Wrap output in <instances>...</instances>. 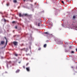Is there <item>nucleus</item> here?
<instances>
[{"label":"nucleus","mask_w":77,"mask_h":77,"mask_svg":"<svg viewBox=\"0 0 77 77\" xmlns=\"http://www.w3.org/2000/svg\"><path fill=\"white\" fill-rule=\"evenodd\" d=\"M13 44H14V45L15 46L16 45H18V42H13Z\"/></svg>","instance_id":"f257e3e1"},{"label":"nucleus","mask_w":77,"mask_h":77,"mask_svg":"<svg viewBox=\"0 0 77 77\" xmlns=\"http://www.w3.org/2000/svg\"><path fill=\"white\" fill-rule=\"evenodd\" d=\"M39 26H42V25H41V23H42V21L40 19V20H39Z\"/></svg>","instance_id":"f03ea898"},{"label":"nucleus","mask_w":77,"mask_h":77,"mask_svg":"<svg viewBox=\"0 0 77 77\" xmlns=\"http://www.w3.org/2000/svg\"><path fill=\"white\" fill-rule=\"evenodd\" d=\"M26 69L27 71L29 72V71H30V67H26Z\"/></svg>","instance_id":"7ed1b4c3"},{"label":"nucleus","mask_w":77,"mask_h":77,"mask_svg":"<svg viewBox=\"0 0 77 77\" xmlns=\"http://www.w3.org/2000/svg\"><path fill=\"white\" fill-rule=\"evenodd\" d=\"M5 43V41H1V44L3 45Z\"/></svg>","instance_id":"20e7f679"},{"label":"nucleus","mask_w":77,"mask_h":77,"mask_svg":"<svg viewBox=\"0 0 77 77\" xmlns=\"http://www.w3.org/2000/svg\"><path fill=\"white\" fill-rule=\"evenodd\" d=\"M19 17H23V15H22L21 13H19Z\"/></svg>","instance_id":"39448f33"},{"label":"nucleus","mask_w":77,"mask_h":77,"mask_svg":"<svg viewBox=\"0 0 77 77\" xmlns=\"http://www.w3.org/2000/svg\"><path fill=\"white\" fill-rule=\"evenodd\" d=\"M5 39H6V43L5 45H7V44H8V41H7V39H6V37H5Z\"/></svg>","instance_id":"423d86ee"},{"label":"nucleus","mask_w":77,"mask_h":77,"mask_svg":"<svg viewBox=\"0 0 77 77\" xmlns=\"http://www.w3.org/2000/svg\"><path fill=\"white\" fill-rule=\"evenodd\" d=\"M19 71H20V70L19 69H17L16 70V73H18V72H19Z\"/></svg>","instance_id":"0eeeda50"},{"label":"nucleus","mask_w":77,"mask_h":77,"mask_svg":"<svg viewBox=\"0 0 77 77\" xmlns=\"http://www.w3.org/2000/svg\"><path fill=\"white\" fill-rule=\"evenodd\" d=\"M46 47H47V44H45L44 45V48H46Z\"/></svg>","instance_id":"6e6552de"},{"label":"nucleus","mask_w":77,"mask_h":77,"mask_svg":"<svg viewBox=\"0 0 77 77\" xmlns=\"http://www.w3.org/2000/svg\"><path fill=\"white\" fill-rule=\"evenodd\" d=\"M45 34H47V35H50V33H49L47 32H45Z\"/></svg>","instance_id":"1a4fd4ad"},{"label":"nucleus","mask_w":77,"mask_h":77,"mask_svg":"<svg viewBox=\"0 0 77 77\" xmlns=\"http://www.w3.org/2000/svg\"><path fill=\"white\" fill-rule=\"evenodd\" d=\"M13 2L14 3H17V0H14L13 1Z\"/></svg>","instance_id":"9d476101"},{"label":"nucleus","mask_w":77,"mask_h":77,"mask_svg":"<svg viewBox=\"0 0 77 77\" xmlns=\"http://www.w3.org/2000/svg\"><path fill=\"white\" fill-rule=\"evenodd\" d=\"M76 17H75V16H73V18H74V19H75V18Z\"/></svg>","instance_id":"9b49d317"},{"label":"nucleus","mask_w":77,"mask_h":77,"mask_svg":"<svg viewBox=\"0 0 77 77\" xmlns=\"http://www.w3.org/2000/svg\"><path fill=\"white\" fill-rule=\"evenodd\" d=\"M24 15L25 16H28V14H25Z\"/></svg>","instance_id":"f8f14e48"},{"label":"nucleus","mask_w":77,"mask_h":77,"mask_svg":"<svg viewBox=\"0 0 77 77\" xmlns=\"http://www.w3.org/2000/svg\"><path fill=\"white\" fill-rule=\"evenodd\" d=\"M61 2L62 3H63V4H64V2H63V1H61Z\"/></svg>","instance_id":"ddd939ff"},{"label":"nucleus","mask_w":77,"mask_h":77,"mask_svg":"<svg viewBox=\"0 0 77 77\" xmlns=\"http://www.w3.org/2000/svg\"><path fill=\"white\" fill-rule=\"evenodd\" d=\"M5 22H6V21H8L7 20H6V19H4Z\"/></svg>","instance_id":"4468645a"},{"label":"nucleus","mask_w":77,"mask_h":77,"mask_svg":"<svg viewBox=\"0 0 77 77\" xmlns=\"http://www.w3.org/2000/svg\"><path fill=\"white\" fill-rule=\"evenodd\" d=\"M15 23V21H13L12 22V23Z\"/></svg>","instance_id":"2eb2a0df"},{"label":"nucleus","mask_w":77,"mask_h":77,"mask_svg":"<svg viewBox=\"0 0 77 77\" xmlns=\"http://www.w3.org/2000/svg\"><path fill=\"white\" fill-rule=\"evenodd\" d=\"M72 53H74V51H72L71 52Z\"/></svg>","instance_id":"dca6fc26"},{"label":"nucleus","mask_w":77,"mask_h":77,"mask_svg":"<svg viewBox=\"0 0 77 77\" xmlns=\"http://www.w3.org/2000/svg\"><path fill=\"white\" fill-rule=\"evenodd\" d=\"M66 2H69V0H66Z\"/></svg>","instance_id":"f3484780"},{"label":"nucleus","mask_w":77,"mask_h":77,"mask_svg":"<svg viewBox=\"0 0 77 77\" xmlns=\"http://www.w3.org/2000/svg\"><path fill=\"white\" fill-rule=\"evenodd\" d=\"M15 56H18V54H15Z\"/></svg>","instance_id":"a211bd4d"},{"label":"nucleus","mask_w":77,"mask_h":77,"mask_svg":"<svg viewBox=\"0 0 77 77\" xmlns=\"http://www.w3.org/2000/svg\"><path fill=\"white\" fill-rule=\"evenodd\" d=\"M29 65V63H27L26 64V66H27Z\"/></svg>","instance_id":"6ab92c4d"},{"label":"nucleus","mask_w":77,"mask_h":77,"mask_svg":"<svg viewBox=\"0 0 77 77\" xmlns=\"http://www.w3.org/2000/svg\"><path fill=\"white\" fill-rule=\"evenodd\" d=\"M15 29H17V26H15Z\"/></svg>","instance_id":"aec40b11"},{"label":"nucleus","mask_w":77,"mask_h":77,"mask_svg":"<svg viewBox=\"0 0 77 77\" xmlns=\"http://www.w3.org/2000/svg\"><path fill=\"white\" fill-rule=\"evenodd\" d=\"M26 51H27V50H28V48H26Z\"/></svg>","instance_id":"412c9836"},{"label":"nucleus","mask_w":77,"mask_h":77,"mask_svg":"<svg viewBox=\"0 0 77 77\" xmlns=\"http://www.w3.org/2000/svg\"><path fill=\"white\" fill-rule=\"evenodd\" d=\"M41 50V48H39V50Z\"/></svg>","instance_id":"4be33fe9"},{"label":"nucleus","mask_w":77,"mask_h":77,"mask_svg":"<svg viewBox=\"0 0 77 77\" xmlns=\"http://www.w3.org/2000/svg\"><path fill=\"white\" fill-rule=\"evenodd\" d=\"M24 49H25V48H23V49H21V50H24Z\"/></svg>","instance_id":"5701e85b"},{"label":"nucleus","mask_w":77,"mask_h":77,"mask_svg":"<svg viewBox=\"0 0 77 77\" xmlns=\"http://www.w3.org/2000/svg\"><path fill=\"white\" fill-rule=\"evenodd\" d=\"M7 6H9V4H7Z\"/></svg>","instance_id":"b1692460"},{"label":"nucleus","mask_w":77,"mask_h":77,"mask_svg":"<svg viewBox=\"0 0 77 77\" xmlns=\"http://www.w3.org/2000/svg\"><path fill=\"white\" fill-rule=\"evenodd\" d=\"M19 63H21V61L18 62Z\"/></svg>","instance_id":"393cba45"},{"label":"nucleus","mask_w":77,"mask_h":77,"mask_svg":"<svg viewBox=\"0 0 77 77\" xmlns=\"http://www.w3.org/2000/svg\"><path fill=\"white\" fill-rule=\"evenodd\" d=\"M23 67L24 68H24H25V66H23Z\"/></svg>","instance_id":"a878e982"},{"label":"nucleus","mask_w":77,"mask_h":77,"mask_svg":"<svg viewBox=\"0 0 77 77\" xmlns=\"http://www.w3.org/2000/svg\"><path fill=\"white\" fill-rule=\"evenodd\" d=\"M75 28H77V26H75Z\"/></svg>","instance_id":"bb28decb"},{"label":"nucleus","mask_w":77,"mask_h":77,"mask_svg":"<svg viewBox=\"0 0 77 77\" xmlns=\"http://www.w3.org/2000/svg\"><path fill=\"white\" fill-rule=\"evenodd\" d=\"M14 31H15L14 30H13V33H14Z\"/></svg>","instance_id":"cd10ccee"},{"label":"nucleus","mask_w":77,"mask_h":77,"mask_svg":"<svg viewBox=\"0 0 77 77\" xmlns=\"http://www.w3.org/2000/svg\"><path fill=\"white\" fill-rule=\"evenodd\" d=\"M76 51H77V48L76 49Z\"/></svg>","instance_id":"c85d7f7f"},{"label":"nucleus","mask_w":77,"mask_h":77,"mask_svg":"<svg viewBox=\"0 0 77 77\" xmlns=\"http://www.w3.org/2000/svg\"><path fill=\"white\" fill-rule=\"evenodd\" d=\"M69 48H71V46L69 47Z\"/></svg>","instance_id":"c756f323"},{"label":"nucleus","mask_w":77,"mask_h":77,"mask_svg":"<svg viewBox=\"0 0 77 77\" xmlns=\"http://www.w3.org/2000/svg\"><path fill=\"white\" fill-rule=\"evenodd\" d=\"M38 26H39V23L38 24Z\"/></svg>","instance_id":"7c9ffc66"},{"label":"nucleus","mask_w":77,"mask_h":77,"mask_svg":"<svg viewBox=\"0 0 77 77\" xmlns=\"http://www.w3.org/2000/svg\"><path fill=\"white\" fill-rule=\"evenodd\" d=\"M24 2H25L26 1V0H23Z\"/></svg>","instance_id":"2f4dec72"},{"label":"nucleus","mask_w":77,"mask_h":77,"mask_svg":"<svg viewBox=\"0 0 77 77\" xmlns=\"http://www.w3.org/2000/svg\"><path fill=\"white\" fill-rule=\"evenodd\" d=\"M14 36V37H15V36H16V35H15Z\"/></svg>","instance_id":"473e14b6"},{"label":"nucleus","mask_w":77,"mask_h":77,"mask_svg":"<svg viewBox=\"0 0 77 77\" xmlns=\"http://www.w3.org/2000/svg\"><path fill=\"white\" fill-rule=\"evenodd\" d=\"M29 48H30V49H31V48H30V47H29Z\"/></svg>","instance_id":"72a5a7b5"},{"label":"nucleus","mask_w":77,"mask_h":77,"mask_svg":"<svg viewBox=\"0 0 77 77\" xmlns=\"http://www.w3.org/2000/svg\"><path fill=\"white\" fill-rule=\"evenodd\" d=\"M13 19V17H12V19Z\"/></svg>","instance_id":"f704fd0d"},{"label":"nucleus","mask_w":77,"mask_h":77,"mask_svg":"<svg viewBox=\"0 0 77 77\" xmlns=\"http://www.w3.org/2000/svg\"><path fill=\"white\" fill-rule=\"evenodd\" d=\"M0 69H1V68H0Z\"/></svg>","instance_id":"c9c22d12"},{"label":"nucleus","mask_w":77,"mask_h":77,"mask_svg":"<svg viewBox=\"0 0 77 77\" xmlns=\"http://www.w3.org/2000/svg\"><path fill=\"white\" fill-rule=\"evenodd\" d=\"M9 62H11V61H10Z\"/></svg>","instance_id":"e433bc0d"},{"label":"nucleus","mask_w":77,"mask_h":77,"mask_svg":"<svg viewBox=\"0 0 77 77\" xmlns=\"http://www.w3.org/2000/svg\"><path fill=\"white\" fill-rule=\"evenodd\" d=\"M7 73V72H6V73Z\"/></svg>","instance_id":"4c0bfd02"},{"label":"nucleus","mask_w":77,"mask_h":77,"mask_svg":"<svg viewBox=\"0 0 77 77\" xmlns=\"http://www.w3.org/2000/svg\"><path fill=\"white\" fill-rule=\"evenodd\" d=\"M31 27H32V26H31Z\"/></svg>","instance_id":"58836bf2"},{"label":"nucleus","mask_w":77,"mask_h":77,"mask_svg":"<svg viewBox=\"0 0 77 77\" xmlns=\"http://www.w3.org/2000/svg\"><path fill=\"white\" fill-rule=\"evenodd\" d=\"M0 45H1V44H0Z\"/></svg>","instance_id":"ea45409f"}]
</instances>
